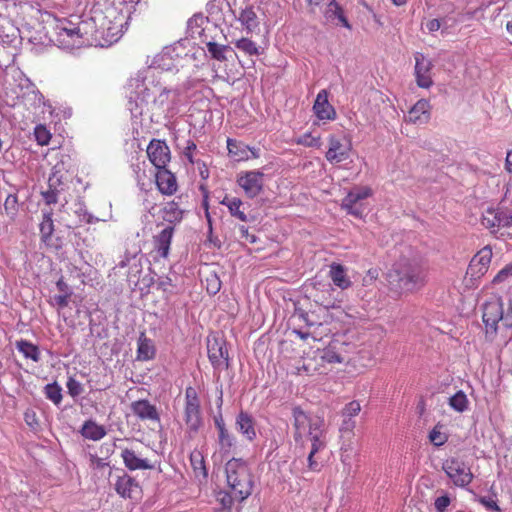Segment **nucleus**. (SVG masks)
<instances>
[{
	"label": "nucleus",
	"mask_w": 512,
	"mask_h": 512,
	"mask_svg": "<svg viewBox=\"0 0 512 512\" xmlns=\"http://www.w3.org/2000/svg\"><path fill=\"white\" fill-rule=\"evenodd\" d=\"M360 411H361L360 402L357 400H352L349 403H347L344 406V408L341 410V417L353 419L360 413Z\"/></svg>",
	"instance_id": "nucleus-45"
},
{
	"label": "nucleus",
	"mask_w": 512,
	"mask_h": 512,
	"mask_svg": "<svg viewBox=\"0 0 512 512\" xmlns=\"http://www.w3.org/2000/svg\"><path fill=\"white\" fill-rule=\"evenodd\" d=\"M90 467L96 471H102L106 468H109V475L111 474V468L108 462H105L104 459L98 457L97 455L90 454Z\"/></svg>",
	"instance_id": "nucleus-48"
},
{
	"label": "nucleus",
	"mask_w": 512,
	"mask_h": 512,
	"mask_svg": "<svg viewBox=\"0 0 512 512\" xmlns=\"http://www.w3.org/2000/svg\"><path fill=\"white\" fill-rule=\"evenodd\" d=\"M170 93L171 91L169 89L158 86L156 94L152 99L153 107L155 109L164 110L165 106L168 104Z\"/></svg>",
	"instance_id": "nucleus-41"
},
{
	"label": "nucleus",
	"mask_w": 512,
	"mask_h": 512,
	"mask_svg": "<svg viewBox=\"0 0 512 512\" xmlns=\"http://www.w3.org/2000/svg\"><path fill=\"white\" fill-rule=\"evenodd\" d=\"M226 480L235 500L242 502L253 490V478L248 465L241 459H230L225 466Z\"/></svg>",
	"instance_id": "nucleus-4"
},
{
	"label": "nucleus",
	"mask_w": 512,
	"mask_h": 512,
	"mask_svg": "<svg viewBox=\"0 0 512 512\" xmlns=\"http://www.w3.org/2000/svg\"><path fill=\"white\" fill-rule=\"evenodd\" d=\"M237 183L244 190L246 196L254 198L263 189L264 174L260 171L242 172L237 177Z\"/></svg>",
	"instance_id": "nucleus-14"
},
{
	"label": "nucleus",
	"mask_w": 512,
	"mask_h": 512,
	"mask_svg": "<svg viewBox=\"0 0 512 512\" xmlns=\"http://www.w3.org/2000/svg\"><path fill=\"white\" fill-rule=\"evenodd\" d=\"M479 501L487 509L492 510V511H496V512H500V508H499L497 502L493 498H491V497H481Z\"/></svg>",
	"instance_id": "nucleus-57"
},
{
	"label": "nucleus",
	"mask_w": 512,
	"mask_h": 512,
	"mask_svg": "<svg viewBox=\"0 0 512 512\" xmlns=\"http://www.w3.org/2000/svg\"><path fill=\"white\" fill-rule=\"evenodd\" d=\"M449 406L457 412H464L468 408L469 401L463 391L456 392L449 398Z\"/></svg>",
	"instance_id": "nucleus-37"
},
{
	"label": "nucleus",
	"mask_w": 512,
	"mask_h": 512,
	"mask_svg": "<svg viewBox=\"0 0 512 512\" xmlns=\"http://www.w3.org/2000/svg\"><path fill=\"white\" fill-rule=\"evenodd\" d=\"M146 154L156 170L166 168L171 161V150L165 140L152 139L146 148Z\"/></svg>",
	"instance_id": "nucleus-13"
},
{
	"label": "nucleus",
	"mask_w": 512,
	"mask_h": 512,
	"mask_svg": "<svg viewBox=\"0 0 512 512\" xmlns=\"http://www.w3.org/2000/svg\"><path fill=\"white\" fill-rule=\"evenodd\" d=\"M316 454L317 453L309 452L307 456V466L312 472H319L321 470V464L315 458Z\"/></svg>",
	"instance_id": "nucleus-54"
},
{
	"label": "nucleus",
	"mask_w": 512,
	"mask_h": 512,
	"mask_svg": "<svg viewBox=\"0 0 512 512\" xmlns=\"http://www.w3.org/2000/svg\"><path fill=\"white\" fill-rule=\"evenodd\" d=\"M240 233V238L245 240L247 243L253 244L257 241V238L254 234H250L248 228L244 225L239 226L238 228Z\"/></svg>",
	"instance_id": "nucleus-55"
},
{
	"label": "nucleus",
	"mask_w": 512,
	"mask_h": 512,
	"mask_svg": "<svg viewBox=\"0 0 512 512\" xmlns=\"http://www.w3.org/2000/svg\"><path fill=\"white\" fill-rule=\"evenodd\" d=\"M227 149L229 155L236 161L248 160L250 152L253 154L254 158L258 157L249 146L231 138L227 139Z\"/></svg>",
	"instance_id": "nucleus-27"
},
{
	"label": "nucleus",
	"mask_w": 512,
	"mask_h": 512,
	"mask_svg": "<svg viewBox=\"0 0 512 512\" xmlns=\"http://www.w3.org/2000/svg\"><path fill=\"white\" fill-rule=\"evenodd\" d=\"M190 463L196 477L207 476V469L205 466L204 456L200 450L194 449L190 453Z\"/></svg>",
	"instance_id": "nucleus-35"
},
{
	"label": "nucleus",
	"mask_w": 512,
	"mask_h": 512,
	"mask_svg": "<svg viewBox=\"0 0 512 512\" xmlns=\"http://www.w3.org/2000/svg\"><path fill=\"white\" fill-rule=\"evenodd\" d=\"M296 144L305 147L320 148L321 147V136L313 135L311 132L304 133L296 139Z\"/></svg>",
	"instance_id": "nucleus-42"
},
{
	"label": "nucleus",
	"mask_w": 512,
	"mask_h": 512,
	"mask_svg": "<svg viewBox=\"0 0 512 512\" xmlns=\"http://www.w3.org/2000/svg\"><path fill=\"white\" fill-rule=\"evenodd\" d=\"M196 148H197V146H196L195 142L192 140H188L187 145L184 148V156L187 158V160L191 164L194 163L193 152L196 150Z\"/></svg>",
	"instance_id": "nucleus-56"
},
{
	"label": "nucleus",
	"mask_w": 512,
	"mask_h": 512,
	"mask_svg": "<svg viewBox=\"0 0 512 512\" xmlns=\"http://www.w3.org/2000/svg\"><path fill=\"white\" fill-rule=\"evenodd\" d=\"M219 451L223 455H229L234 446V438L228 430L218 432Z\"/></svg>",
	"instance_id": "nucleus-36"
},
{
	"label": "nucleus",
	"mask_w": 512,
	"mask_h": 512,
	"mask_svg": "<svg viewBox=\"0 0 512 512\" xmlns=\"http://www.w3.org/2000/svg\"><path fill=\"white\" fill-rule=\"evenodd\" d=\"M431 105L428 100L420 99L408 112V120L414 124H425L430 120Z\"/></svg>",
	"instance_id": "nucleus-22"
},
{
	"label": "nucleus",
	"mask_w": 512,
	"mask_h": 512,
	"mask_svg": "<svg viewBox=\"0 0 512 512\" xmlns=\"http://www.w3.org/2000/svg\"><path fill=\"white\" fill-rule=\"evenodd\" d=\"M372 194V189L368 186H355L343 198L341 208L354 217L362 218L365 210L364 200Z\"/></svg>",
	"instance_id": "nucleus-10"
},
{
	"label": "nucleus",
	"mask_w": 512,
	"mask_h": 512,
	"mask_svg": "<svg viewBox=\"0 0 512 512\" xmlns=\"http://www.w3.org/2000/svg\"><path fill=\"white\" fill-rule=\"evenodd\" d=\"M355 348V344L344 336H334L323 348L317 349L313 356L297 366L293 373L305 376L326 375L335 365H347Z\"/></svg>",
	"instance_id": "nucleus-1"
},
{
	"label": "nucleus",
	"mask_w": 512,
	"mask_h": 512,
	"mask_svg": "<svg viewBox=\"0 0 512 512\" xmlns=\"http://www.w3.org/2000/svg\"><path fill=\"white\" fill-rule=\"evenodd\" d=\"M12 37H14V29L11 25L6 27L3 24H0V42L1 43H9L12 41Z\"/></svg>",
	"instance_id": "nucleus-51"
},
{
	"label": "nucleus",
	"mask_w": 512,
	"mask_h": 512,
	"mask_svg": "<svg viewBox=\"0 0 512 512\" xmlns=\"http://www.w3.org/2000/svg\"><path fill=\"white\" fill-rule=\"evenodd\" d=\"M233 500H235L231 491L229 493H219V501L225 508H230Z\"/></svg>",
	"instance_id": "nucleus-58"
},
{
	"label": "nucleus",
	"mask_w": 512,
	"mask_h": 512,
	"mask_svg": "<svg viewBox=\"0 0 512 512\" xmlns=\"http://www.w3.org/2000/svg\"><path fill=\"white\" fill-rule=\"evenodd\" d=\"M329 11L333 12L334 16L338 18V20L343 24L344 27L350 29L351 26L344 15L343 9L341 6L335 1L331 0L329 2Z\"/></svg>",
	"instance_id": "nucleus-46"
},
{
	"label": "nucleus",
	"mask_w": 512,
	"mask_h": 512,
	"mask_svg": "<svg viewBox=\"0 0 512 512\" xmlns=\"http://www.w3.org/2000/svg\"><path fill=\"white\" fill-rule=\"evenodd\" d=\"M174 232V226L167 225L153 236V247L158 256L168 257Z\"/></svg>",
	"instance_id": "nucleus-20"
},
{
	"label": "nucleus",
	"mask_w": 512,
	"mask_h": 512,
	"mask_svg": "<svg viewBox=\"0 0 512 512\" xmlns=\"http://www.w3.org/2000/svg\"><path fill=\"white\" fill-rule=\"evenodd\" d=\"M293 438L296 447L304 449L305 439L311 444L326 439L324 420L321 418H310L300 407L293 408Z\"/></svg>",
	"instance_id": "nucleus-3"
},
{
	"label": "nucleus",
	"mask_w": 512,
	"mask_h": 512,
	"mask_svg": "<svg viewBox=\"0 0 512 512\" xmlns=\"http://www.w3.org/2000/svg\"><path fill=\"white\" fill-rule=\"evenodd\" d=\"M137 347V359L142 361H148L155 356V346L153 341L142 333L138 339Z\"/></svg>",
	"instance_id": "nucleus-31"
},
{
	"label": "nucleus",
	"mask_w": 512,
	"mask_h": 512,
	"mask_svg": "<svg viewBox=\"0 0 512 512\" xmlns=\"http://www.w3.org/2000/svg\"><path fill=\"white\" fill-rule=\"evenodd\" d=\"M131 411L135 416L143 421H159L157 408L148 400H137L132 402Z\"/></svg>",
	"instance_id": "nucleus-24"
},
{
	"label": "nucleus",
	"mask_w": 512,
	"mask_h": 512,
	"mask_svg": "<svg viewBox=\"0 0 512 512\" xmlns=\"http://www.w3.org/2000/svg\"><path fill=\"white\" fill-rule=\"evenodd\" d=\"M161 217L163 221L167 222L169 225L175 226L177 223L181 222L183 210L177 202L169 201L161 209Z\"/></svg>",
	"instance_id": "nucleus-28"
},
{
	"label": "nucleus",
	"mask_w": 512,
	"mask_h": 512,
	"mask_svg": "<svg viewBox=\"0 0 512 512\" xmlns=\"http://www.w3.org/2000/svg\"><path fill=\"white\" fill-rule=\"evenodd\" d=\"M512 217L503 211L487 209L482 217V224L490 229L507 227L510 225Z\"/></svg>",
	"instance_id": "nucleus-23"
},
{
	"label": "nucleus",
	"mask_w": 512,
	"mask_h": 512,
	"mask_svg": "<svg viewBox=\"0 0 512 512\" xmlns=\"http://www.w3.org/2000/svg\"><path fill=\"white\" fill-rule=\"evenodd\" d=\"M236 429L247 439H256L255 421L247 412L241 411L236 418Z\"/></svg>",
	"instance_id": "nucleus-26"
},
{
	"label": "nucleus",
	"mask_w": 512,
	"mask_h": 512,
	"mask_svg": "<svg viewBox=\"0 0 512 512\" xmlns=\"http://www.w3.org/2000/svg\"><path fill=\"white\" fill-rule=\"evenodd\" d=\"M450 503H451L450 497L447 494H445V495L439 496L435 499L434 507L437 512H445L447 510L448 506L450 505Z\"/></svg>",
	"instance_id": "nucleus-50"
},
{
	"label": "nucleus",
	"mask_w": 512,
	"mask_h": 512,
	"mask_svg": "<svg viewBox=\"0 0 512 512\" xmlns=\"http://www.w3.org/2000/svg\"><path fill=\"white\" fill-rule=\"evenodd\" d=\"M328 92L320 90L316 96L313 112L319 120L333 121L337 117L335 108L329 103Z\"/></svg>",
	"instance_id": "nucleus-18"
},
{
	"label": "nucleus",
	"mask_w": 512,
	"mask_h": 512,
	"mask_svg": "<svg viewBox=\"0 0 512 512\" xmlns=\"http://www.w3.org/2000/svg\"><path fill=\"white\" fill-rule=\"evenodd\" d=\"M34 136L37 143L41 146L48 145L51 139L50 131L44 125H37L34 129Z\"/></svg>",
	"instance_id": "nucleus-44"
},
{
	"label": "nucleus",
	"mask_w": 512,
	"mask_h": 512,
	"mask_svg": "<svg viewBox=\"0 0 512 512\" xmlns=\"http://www.w3.org/2000/svg\"><path fill=\"white\" fill-rule=\"evenodd\" d=\"M86 32L82 24H74L68 20H61L55 27V39L58 46L64 49H73L82 46L85 41Z\"/></svg>",
	"instance_id": "nucleus-6"
},
{
	"label": "nucleus",
	"mask_w": 512,
	"mask_h": 512,
	"mask_svg": "<svg viewBox=\"0 0 512 512\" xmlns=\"http://www.w3.org/2000/svg\"><path fill=\"white\" fill-rule=\"evenodd\" d=\"M208 52L211 54V57L218 61H226L227 57L225 53L230 50V47L227 45H220L216 42L209 41L206 44Z\"/></svg>",
	"instance_id": "nucleus-39"
},
{
	"label": "nucleus",
	"mask_w": 512,
	"mask_h": 512,
	"mask_svg": "<svg viewBox=\"0 0 512 512\" xmlns=\"http://www.w3.org/2000/svg\"><path fill=\"white\" fill-rule=\"evenodd\" d=\"M512 276V262L503 267L493 278L492 283L498 284L504 282Z\"/></svg>",
	"instance_id": "nucleus-49"
},
{
	"label": "nucleus",
	"mask_w": 512,
	"mask_h": 512,
	"mask_svg": "<svg viewBox=\"0 0 512 512\" xmlns=\"http://www.w3.org/2000/svg\"><path fill=\"white\" fill-rule=\"evenodd\" d=\"M4 208L6 211L11 210L15 212L17 210V197L15 195H8L4 203Z\"/></svg>",
	"instance_id": "nucleus-59"
},
{
	"label": "nucleus",
	"mask_w": 512,
	"mask_h": 512,
	"mask_svg": "<svg viewBox=\"0 0 512 512\" xmlns=\"http://www.w3.org/2000/svg\"><path fill=\"white\" fill-rule=\"evenodd\" d=\"M158 85L148 87L145 81L140 78H132L129 80L128 89L130 90V99H133L136 103L140 101L141 104L149 103L154 98Z\"/></svg>",
	"instance_id": "nucleus-16"
},
{
	"label": "nucleus",
	"mask_w": 512,
	"mask_h": 512,
	"mask_svg": "<svg viewBox=\"0 0 512 512\" xmlns=\"http://www.w3.org/2000/svg\"><path fill=\"white\" fill-rule=\"evenodd\" d=\"M42 196L47 204H55L58 201L57 193L55 190L49 189L42 193Z\"/></svg>",
	"instance_id": "nucleus-60"
},
{
	"label": "nucleus",
	"mask_w": 512,
	"mask_h": 512,
	"mask_svg": "<svg viewBox=\"0 0 512 512\" xmlns=\"http://www.w3.org/2000/svg\"><path fill=\"white\" fill-rule=\"evenodd\" d=\"M442 469L457 487L468 486L474 478L471 468L459 458L446 459L443 462Z\"/></svg>",
	"instance_id": "nucleus-9"
},
{
	"label": "nucleus",
	"mask_w": 512,
	"mask_h": 512,
	"mask_svg": "<svg viewBox=\"0 0 512 512\" xmlns=\"http://www.w3.org/2000/svg\"><path fill=\"white\" fill-rule=\"evenodd\" d=\"M356 426V422L352 418H342V423L340 425L339 431L344 433L352 434L353 430Z\"/></svg>",
	"instance_id": "nucleus-53"
},
{
	"label": "nucleus",
	"mask_w": 512,
	"mask_h": 512,
	"mask_svg": "<svg viewBox=\"0 0 512 512\" xmlns=\"http://www.w3.org/2000/svg\"><path fill=\"white\" fill-rule=\"evenodd\" d=\"M220 203L228 208L230 214L233 217L237 218L242 222L248 221L246 213L244 212V210L241 209V207L243 206V202L241 201V199L226 195L223 198V200H221Z\"/></svg>",
	"instance_id": "nucleus-32"
},
{
	"label": "nucleus",
	"mask_w": 512,
	"mask_h": 512,
	"mask_svg": "<svg viewBox=\"0 0 512 512\" xmlns=\"http://www.w3.org/2000/svg\"><path fill=\"white\" fill-rule=\"evenodd\" d=\"M505 326L512 327V299L509 301V306L505 313Z\"/></svg>",
	"instance_id": "nucleus-63"
},
{
	"label": "nucleus",
	"mask_w": 512,
	"mask_h": 512,
	"mask_svg": "<svg viewBox=\"0 0 512 512\" xmlns=\"http://www.w3.org/2000/svg\"><path fill=\"white\" fill-rule=\"evenodd\" d=\"M121 458L125 467L129 470H146L152 466L148 460L142 458L134 449L124 448L121 452Z\"/></svg>",
	"instance_id": "nucleus-25"
},
{
	"label": "nucleus",
	"mask_w": 512,
	"mask_h": 512,
	"mask_svg": "<svg viewBox=\"0 0 512 512\" xmlns=\"http://www.w3.org/2000/svg\"><path fill=\"white\" fill-rule=\"evenodd\" d=\"M68 393L75 398L83 392L82 384L73 377H69L66 383Z\"/></svg>",
	"instance_id": "nucleus-47"
},
{
	"label": "nucleus",
	"mask_w": 512,
	"mask_h": 512,
	"mask_svg": "<svg viewBox=\"0 0 512 512\" xmlns=\"http://www.w3.org/2000/svg\"><path fill=\"white\" fill-rule=\"evenodd\" d=\"M69 294L56 295L54 300L60 308H65L68 305Z\"/></svg>",
	"instance_id": "nucleus-61"
},
{
	"label": "nucleus",
	"mask_w": 512,
	"mask_h": 512,
	"mask_svg": "<svg viewBox=\"0 0 512 512\" xmlns=\"http://www.w3.org/2000/svg\"><path fill=\"white\" fill-rule=\"evenodd\" d=\"M207 349L209 360L214 367L222 365L228 367V350L224 341L218 339L208 341Z\"/></svg>",
	"instance_id": "nucleus-21"
},
{
	"label": "nucleus",
	"mask_w": 512,
	"mask_h": 512,
	"mask_svg": "<svg viewBox=\"0 0 512 512\" xmlns=\"http://www.w3.org/2000/svg\"><path fill=\"white\" fill-rule=\"evenodd\" d=\"M15 345L18 351L22 353L26 359H31L34 362H38L40 360V351L37 345L24 339L16 341Z\"/></svg>",
	"instance_id": "nucleus-34"
},
{
	"label": "nucleus",
	"mask_w": 512,
	"mask_h": 512,
	"mask_svg": "<svg viewBox=\"0 0 512 512\" xmlns=\"http://www.w3.org/2000/svg\"><path fill=\"white\" fill-rule=\"evenodd\" d=\"M492 255V248L485 246L472 257L464 277L466 287L475 288L478 286V281L489 269Z\"/></svg>",
	"instance_id": "nucleus-7"
},
{
	"label": "nucleus",
	"mask_w": 512,
	"mask_h": 512,
	"mask_svg": "<svg viewBox=\"0 0 512 512\" xmlns=\"http://www.w3.org/2000/svg\"><path fill=\"white\" fill-rule=\"evenodd\" d=\"M54 225L50 216H46L44 221L40 225V232L43 237H50L53 233Z\"/></svg>",
	"instance_id": "nucleus-52"
},
{
	"label": "nucleus",
	"mask_w": 512,
	"mask_h": 512,
	"mask_svg": "<svg viewBox=\"0 0 512 512\" xmlns=\"http://www.w3.org/2000/svg\"><path fill=\"white\" fill-rule=\"evenodd\" d=\"M45 396L55 405H59L62 401V388L57 383L47 384L45 386Z\"/></svg>",
	"instance_id": "nucleus-43"
},
{
	"label": "nucleus",
	"mask_w": 512,
	"mask_h": 512,
	"mask_svg": "<svg viewBox=\"0 0 512 512\" xmlns=\"http://www.w3.org/2000/svg\"><path fill=\"white\" fill-rule=\"evenodd\" d=\"M238 20L249 33L253 32L259 25L257 14L252 6L242 9L239 13Z\"/></svg>",
	"instance_id": "nucleus-33"
},
{
	"label": "nucleus",
	"mask_w": 512,
	"mask_h": 512,
	"mask_svg": "<svg viewBox=\"0 0 512 512\" xmlns=\"http://www.w3.org/2000/svg\"><path fill=\"white\" fill-rule=\"evenodd\" d=\"M389 284L401 293H413L427 282V271L416 260L399 259L387 273Z\"/></svg>",
	"instance_id": "nucleus-2"
},
{
	"label": "nucleus",
	"mask_w": 512,
	"mask_h": 512,
	"mask_svg": "<svg viewBox=\"0 0 512 512\" xmlns=\"http://www.w3.org/2000/svg\"><path fill=\"white\" fill-rule=\"evenodd\" d=\"M114 489L123 498H133L141 492L138 482L124 471L117 476Z\"/></svg>",
	"instance_id": "nucleus-19"
},
{
	"label": "nucleus",
	"mask_w": 512,
	"mask_h": 512,
	"mask_svg": "<svg viewBox=\"0 0 512 512\" xmlns=\"http://www.w3.org/2000/svg\"><path fill=\"white\" fill-rule=\"evenodd\" d=\"M106 429L104 426L97 424L93 420H87L84 422L81 434L84 438L99 441L106 436Z\"/></svg>",
	"instance_id": "nucleus-30"
},
{
	"label": "nucleus",
	"mask_w": 512,
	"mask_h": 512,
	"mask_svg": "<svg viewBox=\"0 0 512 512\" xmlns=\"http://www.w3.org/2000/svg\"><path fill=\"white\" fill-rule=\"evenodd\" d=\"M221 283L217 278H214L211 281V284L208 285L207 291L210 294H216L220 290Z\"/></svg>",
	"instance_id": "nucleus-62"
},
{
	"label": "nucleus",
	"mask_w": 512,
	"mask_h": 512,
	"mask_svg": "<svg viewBox=\"0 0 512 512\" xmlns=\"http://www.w3.org/2000/svg\"><path fill=\"white\" fill-rule=\"evenodd\" d=\"M184 420L190 432H197L203 423L200 399L196 389L191 386L185 389Z\"/></svg>",
	"instance_id": "nucleus-8"
},
{
	"label": "nucleus",
	"mask_w": 512,
	"mask_h": 512,
	"mask_svg": "<svg viewBox=\"0 0 512 512\" xmlns=\"http://www.w3.org/2000/svg\"><path fill=\"white\" fill-rule=\"evenodd\" d=\"M440 21L438 19H431L427 22L426 27L430 32H435L440 29Z\"/></svg>",
	"instance_id": "nucleus-64"
},
{
	"label": "nucleus",
	"mask_w": 512,
	"mask_h": 512,
	"mask_svg": "<svg viewBox=\"0 0 512 512\" xmlns=\"http://www.w3.org/2000/svg\"><path fill=\"white\" fill-rule=\"evenodd\" d=\"M130 20V11L125 4L109 5L102 13L99 29L110 42L117 41L125 33Z\"/></svg>",
	"instance_id": "nucleus-5"
},
{
	"label": "nucleus",
	"mask_w": 512,
	"mask_h": 512,
	"mask_svg": "<svg viewBox=\"0 0 512 512\" xmlns=\"http://www.w3.org/2000/svg\"><path fill=\"white\" fill-rule=\"evenodd\" d=\"M329 276L335 286L340 289H347L351 286L352 282L346 274L344 266L341 264L333 263L330 266Z\"/></svg>",
	"instance_id": "nucleus-29"
},
{
	"label": "nucleus",
	"mask_w": 512,
	"mask_h": 512,
	"mask_svg": "<svg viewBox=\"0 0 512 512\" xmlns=\"http://www.w3.org/2000/svg\"><path fill=\"white\" fill-rule=\"evenodd\" d=\"M235 46L249 56L259 55L260 49L257 44L249 38H241L235 41Z\"/></svg>",
	"instance_id": "nucleus-38"
},
{
	"label": "nucleus",
	"mask_w": 512,
	"mask_h": 512,
	"mask_svg": "<svg viewBox=\"0 0 512 512\" xmlns=\"http://www.w3.org/2000/svg\"><path fill=\"white\" fill-rule=\"evenodd\" d=\"M483 322L486 328V335L494 336L497 333L500 320L505 324V313L503 303L500 299L485 302L483 305Z\"/></svg>",
	"instance_id": "nucleus-12"
},
{
	"label": "nucleus",
	"mask_w": 512,
	"mask_h": 512,
	"mask_svg": "<svg viewBox=\"0 0 512 512\" xmlns=\"http://www.w3.org/2000/svg\"><path fill=\"white\" fill-rule=\"evenodd\" d=\"M444 426L440 423L436 424L433 429L429 432V440L430 442L435 446H442L444 445L447 440L448 436L445 432H443Z\"/></svg>",
	"instance_id": "nucleus-40"
},
{
	"label": "nucleus",
	"mask_w": 512,
	"mask_h": 512,
	"mask_svg": "<svg viewBox=\"0 0 512 512\" xmlns=\"http://www.w3.org/2000/svg\"><path fill=\"white\" fill-rule=\"evenodd\" d=\"M327 144L328 149L325 153V158L330 164L336 165L349 159L352 143L345 136L339 137L331 134L327 138Z\"/></svg>",
	"instance_id": "nucleus-11"
},
{
	"label": "nucleus",
	"mask_w": 512,
	"mask_h": 512,
	"mask_svg": "<svg viewBox=\"0 0 512 512\" xmlns=\"http://www.w3.org/2000/svg\"><path fill=\"white\" fill-rule=\"evenodd\" d=\"M414 75L416 84L420 88L429 89L433 85L432 69L433 63L422 53L417 52L414 56Z\"/></svg>",
	"instance_id": "nucleus-15"
},
{
	"label": "nucleus",
	"mask_w": 512,
	"mask_h": 512,
	"mask_svg": "<svg viewBox=\"0 0 512 512\" xmlns=\"http://www.w3.org/2000/svg\"><path fill=\"white\" fill-rule=\"evenodd\" d=\"M154 178L156 187L163 196H173L178 191L177 177L167 167L156 170Z\"/></svg>",
	"instance_id": "nucleus-17"
}]
</instances>
